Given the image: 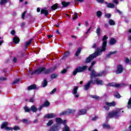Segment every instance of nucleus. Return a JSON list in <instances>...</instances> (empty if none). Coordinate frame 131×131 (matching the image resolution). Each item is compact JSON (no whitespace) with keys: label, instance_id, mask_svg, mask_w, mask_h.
<instances>
[{"label":"nucleus","instance_id":"f257e3e1","mask_svg":"<svg viewBox=\"0 0 131 131\" xmlns=\"http://www.w3.org/2000/svg\"><path fill=\"white\" fill-rule=\"evenodd\" d=\"M56 69H57V67L56 66L49 68L47 69H46V67H39L37 69L32 71L31 73V75H33L34 74H36V75H39L41 74L42 72H44L45 74L48 75V74H50V73L54 72Z\"/></svg>","mask_w":131,"mask_h":131},{"label":"nucleus","instance_id":"f03ea898","mask_svg":"<svg viewBox=\"0 0 131 131\" xmlns=\"http://www.w3.org/2000/svg\"><path fill=\"white\" fill-rule=\"evenodd\" d=\"M121 113V109L117 108L116 110H113L111 112H110L108 114V117L109 118H118L120 117V114Z\"/></svg>","mask_w":131,"mask_h":131},{"label":"nucleus","instance_id":"7ed1b4c3","mask_svg":"<svg viewBox=\"0 0 131 131\" xmlns=\"http://www.w3.org/2000/svg\"><path fill=\"white\" fill-rule=\"evenodd\" d=\"M97 52H94V53L90 54L89 56H88L85 60L84 63L85 64H89V63H91L94 59L97 58V56H98L99 54L102 53V52H99L98 50H96Z\"/></svg>","mask_w":131,"mask_h":131},{"label":"nucleus","instance_id":"20e7f679","mask_svg":"<svg viewBox=\"0 0 131 131\" xmlns=\"http://www.w3.org/2000/svg\"><path fill=\"white\" fill-rule=\"evenodd\" d=\"M107 74L106 71H101L100 73H97L95 70H92L90 74V76L92 78H96V77H102V76H105Z\"/></svg>","mask_w":131,"mask_h":131},{"label":"nucleus","instance_id":"39448f33","mask_svg":"<svg viewBox=\"0 0 131 131\" xmlns=\"http://www.w3.org/2000/svg\"><path fill=\"white\" fill-rule=\"evenodd\" d=\"M108 37L106 35H104L102 39V46L101 49L100 48H97L96 50H98L100 53H103V52H105L106 51V47H107V39Z\"/></svg>","mask_w":131,"mask_h":131},{"label":"nucleus","instance_id":"423d86ee","mask_svg":"<svg viewBox=\"0 0 131 131\" xmlns=\"http://www.w3.org/2000/svg\"><path fill=\"white\" fill-rule=\"evenodd\" d=\"M88 69V66H83V67H78L73 72V75L75 76L77 73H79L80 72H83L85 70H86Z\"/></svg>","mask_w":131,"mask_h":131},{"label":"nucleus","instance_id":"0eeeda50","mask_svg":"<svg viewBox=\"0 0 131 131\" xmlns=\"http://www.w3.org/2000/svg\"><path fill=\"white\" fill-rule=\"evenodd\" d=\"M124 71V68L122 64H118L117 66V70L116 71V74H121Z\"/></svg>","mask_w":131,"mask_h":131},{"label":"nucleus","instance_id":"6e6552de","mask_svg":"<svg viewBox=\"0 0 131 131\" xmlns=\"http://www.w3.org/2000/svg\"><path fill=\"white\" fill-rule=\"evenodd\" d=\"M60 126V124L58 123L54 124L50 127V131H59Z\"/></svg>","mask_w":131,"mask_h":131},{"label":"nucleus","instance_id":"1a4fd4ad","mask_svg":"<svg viewBox=\"0 0 131 131\" xmlns=\"http://www.w3.org/2000/svg\"><path fill=\"white\" fill-rule=\"evenodd\" d=\"M93 79H94V78H92V77L90 76V80L88 81V82L86 84H85L84 86V90L85 91H88V90H89V89H90V86H91V84H93V83L94 82H93Z\"/></svg>","mask_w":131,"mask_h":131},{"label":"nucleus","instance_id":"9d476101","mask_svg":"<svg viewBox=\"0 0 131 131\" xmlns=\"http://www.w3.org/2000/svg\"><path fill=\"white\" fill-rule=\"evenodd\" d=\"M93 84L96 83L97 85H103L104 84V81L102 80L96 78L94 81L93 80Z\"/></svg>","mask_w":131,"mask_h":131},{"label":"nucleus","instance_id":"9b49d317","mask_svg":"<svg viewBox=\"0 0 131 131\" xmlns=\"http://www.w3.org/2000/svg\"><path fill=\"white\" fill-rule=\"evenodd\" d=\"M78 90V86H75L73 90V94L74 95L75 98H79V94L77 93Z\"/></svg>","mask_w":131,"mask_h":131},{"label":"nucleus","instance_id":"f8f14e48","mask_svg":"<svg viewBox=\"0 0 131 131\" xmlns=\"http://www.w3.org/2000/svg\"><path fill=\"white\" fill-rule=\"evenodd\" d=\"M40 14L45 15V17L48 18V15H49V10H47V8L41 9L40 11Z\"/></svg>","mask_w":131,"mask_h":131},{"label":"nucleus","instance_id":"ddd939ff","mask_svg":"<svg viewBox=\"0 0 131 131\" xmlns=\"http://www.w3.org/2000/svg\"><path fill=\"white\" fill-rule=\"evenodd\" d=\"M55 117H56V114L54 113H51L46 115L44 117V118H48L50 119L51 118H55Z\"/></svg>","mask_w":131,"mask_h":131},{"label":"nucleus","instance_id":"4468645a","mask_svg":"<svg viewBox=\"0 0 131 131\" xmlns=\"http://www.w3.org/2000/svg\"><path fill=\"white\" fill-rule=\"evenodd\" d=\"M87 111L85 109L80 110L79 112H78V116H80V115H84V114H86Z\"/></svg>","mask_w":131,"mask_h":131},{"label":"nucleus","instance_id":"2eb2a0df","mask_svg":"<svg viewBox=\"0 0 131 131\" xmlns=\"http://www.w3.org/2000/svg\"><path fill=\"white\" fill-rule=\"evenodd\" d=\"M115 54H117V51L116 50L115 51H111L110 52L107 54H106V57L108 59H110L111 58V55H115Z\"/></svg>","mask_w":131,"mask_h":131},{"label":"nucleus","instance_id":"dca6fc26","mask_svg":"<svg viewBox=\"0 0 131 131\" xmlns=\"http://www.w3.org/2000/svg\"><path fill=\"white\" fill-rule=\"evenodd\" d=\"M105 5H106L107 8H109L110 9H114L115 8V5L113 3H108V2H104Z\"/></svg>","mask_w":131,"mask_h":131},{"label":"nucleus","instance_id":"f3484780","mask_svg":"<svg viewBox=\"0 0 131 131\" xmlns=\"http://www.w3.org/2000/svg\"><path fill=\"white\" fill-rule=\"evenodd\" d=\"M105 104L109 107H115V106H116V102H115V101H113L112 102H105Z\"/></svg>","mask_w":131,"mask_h":131},{"label":"nucleus","instance_id":"a211bd4d","mask_svg":"<svg viewBox=\"0 0 131 131\" xmlns=\"http://www.w3.org/2000/svg\"><path fill=\"white\" fill-rule=\"evenodd\" d=\"M13 41L15 45H18L20 42V38L18 36H15L13 39Z\"/></svg>","mask_w":131,"mask_h":131},{"label":"nucleus","instance_id":"6ab92c4d","mask_svg":"<svg viewBox=\"0 0 131 131\" xmlns=\"http://www.w3.org/2000/svg\"><path fill=\"white\" fill-rule=\"evenodd\" d=\"M37 86L36 84H33L28 86V91H32V90H36Z\"/></svg>","mask_w":131,"mask_h":131},{"label":"nucleus","instance_id":"aec40b11","mask_svg":"<svg viewBox=\"0 0 131 131\" xmlns=\"http://www.w3.org/2000/svg\"><path fill=\"white\" fill-rule=\"evenodd\" d=\"M63 56L62 57V60H65L66 58L69 57L70 56V51H68L63 53Z\"/></svg>","mask_w":131,"mask_h":131},{"label":"nucleus","instance_id":"412c9836","mask_svg":"<svg viewBox=\"0 0 131 131\" xmlns=\"http://www.w3.org/2000/svg\"><path fill=\"white\" fill-rule=\"evenodd\" d=\"M32 40H33V39L31 38L29 39V40L26 42L24 47L25 49H28V46H30L31 45V42H32Z\"/></svg>","mask_w":131,"mask_h":131},{"label":"nucleus","instance_id":"4be33fe9","mask_svg":"<svg viewBox=\"0 0 131 131\" xmlns=\"http://www.w3.org/2000/svg\"><path fill=\"white\" fill-rule=\"evenodd\" d=\"M82 50V48H81V47H79L76 52V53L75 54V57H78V56H79L80 53H81V50Z\"/></svg>","mask_w":131,"mask_h":131},{"label":"nucleus","instance_id":"5701e85b","mask_svg":"<svg viewBox=\"0 0 131 131\" xmlns=\"http://www.w3.org/2000/svg\"><path fill=\"white\" fill-rule=\"evenodd\" d=\"M31 111L33 112V113H35V112H37L38 108L35 106V105H33L30 107Z\"/></svg>","mask_w":131,"mask_h":131},{"label":"nucleus","instance_id":"b1692460","mask_svg":"<svg viewBox=\"0 0 131 131\" xmlns=\"http://www.w3.org/2000/svg\"><path fill=\"white\" fill-rule=\"evenodd\" d=\"M58 8H59V4L56 3L51 6V9L52 11H55V10H57Z\"/></svg>","mask_w":131,"mask_h":131},{"label":"nucleus","instance_id":"393cba45","mask_svg":"<svg viewBox=\"0 0 131 131\" xmlns=\"http://www.w3.org/2000/svg\"><path fill=\"white\" fill-rule=\"evenodd\" d=\"M116 42H117V41H116V39H115V38H111L110 40V45H111V46H113L115 45Z\"/></svg>","mask_w":131,"mask_h":131},{"label":"nucleus","instance_id":"a878e982","mask_svg":"<svg viewBox=\"0 0 131 131\" xmlns=\"http://www.w3.org/2000/svg\"><path fill=\"white\" fill-rule=\"evenodd\" d=\"M61 5L62 6V8H67V7L70 5V2H66L63 1L61 2Z\"/></svg>","mask_w":131,"mask_h":131},{"label":"nucleus","instance_id":"bb28decb","mask_svg":"<svg viewBox=\"0 0 131 131\" xmlns=\"http://www.w3.org/2000/svg\"><path fill=\"white\" fill-rule=\"evenodd\" d=\"M50 101L48 100H46L43 104L42 105L45 107H49L50 106Z\"/></svg>","mask_w":131,"mask_h":131},{"label":"nucleus","instance_id":"cd10ccee","mask_svg":"<svg viewBox=\"0 0 131 131\" xmlns=\"http://www.w3.org/2000/svg\"><path fill=\"white\" fill-rule=\"evenodd\" d=\"M114 96L117 98V99H120V98H121V95H120V94H119V93L117 92H115L114 94Z\"/></svg>","mask_w":131,"mask_h":131},{"label":"nucleus","instance_id":"c85d7f7f","mask_svg":"<svg viewBox=\"0 0 131 131\" xmlns=\"http://www.w3.org/2000/svg\"><path fill=\"white\" fill-rule=\"evenodd\" d=\"M96 32L98 36H100V35H101V28H100V27H98L97 28Z\"/></svg>","mask_w":131,"mask_h":131},{"label":"nucleus","instance_id":"c756f323","mask_svg":"<svg viewBox=\"0 0 131 131\" xmlns=\"http://www.w3.org/2000/svg\"><path fill=\"white\" fill-rule=\"evenodd\" d=\"M8 122H3L1 125V128H5L6 126H8Z\"/></svg>","mask_w":131,"mask_h":131},{"label":"nucleus","instance_id":"7c9ffc66","mask_svg":"<svg viewBox=\"0 0 131 131\" xmlns=\"http://www.w3.org/2000/svg\"><path fill=\"white\" fill-rule=\"evenodd\" d=\"M56 122L57 123H63V120L61 118H56Z\"/></svg>","mask_w":131,"mask_h":131},{"label":"nucleus","instance_id":"2f4dec72","mask_svg":"<svg viewBox=\"0 0 131 131\" xmlns=\"http://www.w3.org/2000/svg\"><path fill=\"white\" fill-rule=\"evenodd\" d=\"M76 111L75 110H71V109H68V115L69 114H73V113H75Z\"/></svg>","mask_w":131,"mask_h":131},{"label":"nucleus","instance_id":"473e14b6","mask_svg":"<svg viewBox=\"0 0 131 131\" xmlns=\"http://www.w3.org/2000/svg\"><path fill=\"white\" fill-rule=\"evenodd\" d=\"M59 76L57 74H52L51 75L50 77L51 79H54V78H57Z\"/></svg>","mask_w":131,"mask_h":131},{"label":"nucleus","instance_id":"72a5a7b5","mask_svg":"<svg viewBox=\"0 0 131 131\" xmlns=\"http://www.w3.org/2000/svg\"><path fill=\"white\" fill-rule=\"evenodd\" d=\"M103 128H106V129H110V128H111V126L108 124H104L103 125Z\"/></svg>","mask_w":131,"mask_h":131},{"label":"nucleus","instance_id":"f704fd0d","mask_svg":"<svg viewBox=\"0 0 131 131\" xmlns=\"http://www.w3.org/2000/svg\"><path fill=\"white\" fill-rule=\"evenodd\" d=\"M90 97L92 99H95V100H99L100 99V97L97 95H91Z\"/></svg>","mask_w":131,"mask_h":131},{"label":"nucleus","instance_id":"c9c22d12","mask_svg":"<svg viewBox=\"0 0 131 131\" xmlns=\"http://www.w3.org/2000/svg\"><path fill=\"white\" fill-rule=\"evenodd\" d=\"M24 110H25V112L30 113V111H31L30 108H29L28 106L27 105H26L24 107Z\"/></svg>","mask_w":131,"mask_h":131},{"label":"nucleus","instance_id":"e433bc0d","mask_svg":"<svg viewBox=\"0 0 131 131\" xmlns=\"http://www.w3.org/2000/svg\"><path fill=\"white\" fill-rule=\"evenodd\" d=\"M96 16L98 17V18H100V17H102V11H98L96 12Z\"/></svg>","mask_w":131,"mask_h":131},{"label":"nucleus","instance_id":"4c0bfd02","mask_svg":"<svg viewBox=\"0 0 131 131\" xmlns=\"http://www.w3.org/2000/svg\"><path fill=\"white\" fill-rule=\"evenodd\" d=\"M48 85V80L46 79H45L43 81V88H46Z\"/></svg>","mask_w":131,"mask_h":131},{"label":"nucleus","instance_id":"58836bf2","mask_svg":"<svg viewBox=\"0 0 131 131\" xmlns=\"http://www.w3.org/2000/svg\"><path fill=\"white\" fill-rule=\"evenodd\" d=\"M108 22L110 25H111V26H113L115 25V21H114V20L113 19H110Z\"/></svg>","mask_w":131,"mask_h":131},{"label":"nucleus","instance_id":"ea45409f","mask_svg":"<svg viewBox=\"0 0 131 131\" xmlns=\"http://www.w3.org/2000/svg\"><path fill=\"white\" fill-rule=\"evenodd\" d=\"M53 123H54V121H53V120H50L47 123V126H52V125L53 124Z\"/></svg>","mask_w":131,"mask_h":131},{"label":"nucleus","instance_id":"a19ab883","mask_svg":"<svg viewBox=\"0 0 131 131\" xmlns=\"http://www.w3.org/2000/svg\"><path fill=\"white\" fill-rule=\"evenodd\" d=\"M128 109H131V97L129 98L128 101V104L127 106Z\"/></svg>","mask_w":131,"mask_h":131},{"label":"nucleus","instance_id":"79ce46f5","mask_svg":"<svg viewBox=\"0 0 131 131\" xmlns=\"http://www.w3.org/2000/svg\"><path fill=\"white\" fill-rule=\"evenodd\" d=\"M63 115H68V112L67 111H63L59 114V116Z\"/></svg>","mask_w":131,"mask_h":131},{"label":"nucleus","instance_id":"37998d69","mask_svg":"<svg viewBox=\"0 0 131 131\" xmlns=\"http://www.w3.org/2000/svg\"><path fill=\"white\" fill-rule=\"evenodd\" d=\"M8 2H7V0H1L0 2V5L1 6H3V5H5V4H7Z\"/></svg>","mask_w":131,"mask_h":131},{"label":"nucleus","instance_id":"c03bdc74","mask_svg":"<svg viewBox=\"0 0 131 131\" xmlns=\"http://www.w3.org/2000/svg\"><path fill=\"white\" fill-rule=\"evenodd\" d=\"M104 16L105 18H107V19L111 18V14L110 13H105L104 14Z\"/></svg>","mask_w":131,"mask_h":131},{"label":"nucleus","instance_id":"a18cd8bd","mask_svg":"<svg viewBox=\"0 0 131 131\" xmlns=\"http://www.w3.org/2000/svg\"><path fill=\"white\" fill-rule=\"evenodd\" d=\"M75 16L72 18L73 20H76L78 18V14L76 12H74Z\"/></svg>","mask_w":131,"mask_h":131},{"label":"nucleus","instance_id":"49530a36","mask_svg":"<svg viewBox=\"0 0 131 131\" xmlns=\"http://www.w3.org/2000/svg\"><path fill=\"white\" fill-rule=\"evenodd\" d=\"M19 81H20V79H16L12 83V85L14 84H16V83H18Z\"/></svg>","mask_w":131,"mask_h":131},{"label":"nucleus","instance_id":"de8ad7c7","mask_svg":"<svg viewBox=\"0 0 131 131\" xmlns=\"http://www.w3.org/2000/svg\"><path fill=\"white\" fill-rule=\"evenodd\" d=\"M57 91V89L54 88L50 93V95H53V94H55L56 92Z\"/></svg>","mask_w":131,"mask_h":131},{"label":"nucleus","instance_id":"09e8293b","mask_svg":"<svg viewBox=\"0 0 131 131\" xmlns=\"http://www.w3.org/2000/svg\"><path fill=\"white\" fill-rule=\"evenodd\" d=\"M83 2H84V0H75L74 1V3H75V4H76V3H83Z\"/></svg>","mask_w":131,"mask_h":131},{"label":"nucleus","instance_id":"8fccbe9b","mask_svg":"<svg viewBox=\"0 0 131 131\" xmlns=\"http://www.w3.org/2000/svg\"><path fill=\"white\" fill-rule=\"evenodd\" d=\"M13 129H14V130H20V127H19L18 126H14Z\"/></svg>","mask_w":131,"mask_h":131},{"label":"nucleus","instance_id":"3c124183","mask_svg":"<svg viewBox=\"0 0 131 131\" xmlns=\"http://www.w3.org/2000/svg\"><path fill=\"white\" fill-rule=\"evenodd\" d=\"M22 122H23V123H29V122H28V120L26 119H24L22 120Z\"/></svg>","mask_w":131,"mask_h":131},{"label":"nucleus","instance_id":"603ef678","mask_svg":"<svg viewBox=\"0 0 131 131\" xmlns=\"http://www.w3.org/2000/svg\"><path fill=\"white\" fill-rule=\"evenodd\" d=\"M115 85V83L114 82L109 83L107 84V86H114Z\"/></svg>","mask_w":131,"mask_h":131},{"label":"nucleus","instance_id":"864d4df0","mask_svg":"<svg viewBox=\"0 0 131 131\" xmlns=\"http://www.w3.org/2000/svg\"><path fill=\"white\" fill-rule=\"evenodd\" d=\"M66 72H67V69H63V70L61 71V74H65V73H66Z\"/></svg>","mask_w":131,"mask_h":131},{"label":"nucleus","instance_id":"5fc2aeb1","mask_svg":"<svg viewBox=\"0 0 131 131\" xmlns=\"http://www.w3.org/2000/svg\"><path fill=\"white\" fill-rule=\"evenodd\" d=\"M103 107L105 109V110H106L107 111H108V110H110V107L108 105L107 106L105 105L103 106Z\"/></svg>","mask_w":131,"mask_h":131},{"label":"nucleus","instance_id":"6e6d98bb","mask_svg":"<svg viewBox=\"0 0 131 131\" xmlns=\"http://www.w3.org/2000/svg\"><path fill=\"white\" fill-rule=\"evenodd\" d=\"M125 63H126V64H128V63H129V62H130V60H129V59L128 58H126V59L125 60Z\"/></svg>","mask_w":131,"mask_h":131},{"label":"nucleus","instance_id":"4d7b16f0","mask_svg":"<svg viewBox=\"0 0 131 131\" xmlns=\"http://www.w3.org/2000/svg\"><path fill=\"white\" fill-rule=\"evenodd\" d=\"M5 128L6 130H11V129H13V128L11 127H8V126H6Z\"/></svg>","mask_w":131,"mask_h":131},{"label":"nucleus","instance_id":"13d9d810","mask_svg":"<svg viewBox=\"0 0 131 131\" xmlns=\"http://www.w3.org/2000/svg\"><path fill=\"white\" fill-rule=\"evenodd\" d=\"M25 14H26V11H25L21 15V18L22 19H25Z\"/></svg>","mask_w":131,"mask_h":131},{"label":"nucleus","instance_id":"bf43d9fd","mask_svg":"<svg viewBox=\"0 0 131 131\" xmlns=\"http://www.w3.org/2000/svg\"><path fill=\"white\" fill-rule=\"evenodd\" d=\"M29 102L30 103H34V98H31L29 100Z\"/></svg>","mask_w":131,"mask_h":131},{"label":"nucleus","instance_id":"052dcab7","mask_svg":"<svg viewBox=\"0 0 131 131\" xmlns=\"http://www.w3.org/2000/svg\"><path fill=\"white\" fill-rule=\"evenodd\" d=\"M7 80V78L6 77H0V80L4 81Z\"/></svg>","mask_w":131,"mask_h":131},{"label":"nucleus","instance_id":"680f3d73","mask_svg":"<svg viewBox=\"0 0 131 131\" xmlns=\"http://www.w3.org/2000/svg\"><path fill=\"white\" fill-rule=\"evenodd\" d=\"M11 34H12V35H14L15 34H16V31L13 30L11 31Z\"/></svg>","mask_w":131,"mask_h":131},{"label":"nucleus","instance_id":"e2e57ef3","mask_svg":"<svg viewBox=\"0 0 131 131\" xmlns=\"http://www.w3.org/2000/svg\"><path fill=\"white\" fill-rule=\"evenodd\" d=\"M96 63H97V61H92L90 66H92L93 67L94 66V65H95V64H96Z\"/></svg>","mask_w":131,"mask_h":131},{"label":"nucleus","instance_id":"0e129e2a","mask_svg":"<svg viewBox=\"0 0 131 131\" xmlns=\"http://www.w3.org/2000/svg\"><path fill=\"white\" fill-rule=\"evenodd\" d=\"M96 1L99 3V4H103L104 3V0H96Z\"/></svg>","mask_w":131,"mask_h":131},{"label":"nucleus","instance_id":"69168bd1","mask_svg":"<svg viewBox=\"0 0 131 131\" xmlns=\"http://www.w3.org/2000/svg\"><path fill=\"white\" fill-rule=\"evenodd\" d=\"M42 108H45V107L43 106V105L42 104L41 105H40L39 108H38V110H39L40 111V110H41V109H42Z\"/></svg>","mask_w":131,"mask_h":131},{"label":"nucleus","instance_id":"338daca9","mask_svg":"<svg viewBox=\"0 0 131 131\" xmlns=\"http://www.w3.org/2000/svg\"><path fill=\"white\" fill-rule=\"evenodd\" d=\"M67 122V120H63V121H62V123L64 126L67 125V124H66Z\"/></svg>","mask_w":131,"mask_h":131},{"label":"nucleus","instance_id":"774afa93","mask_svg":"<svg viewBox=\"0 0 131 131\" xmlns=\"http://www.w3.org/2000/svg\"><path fill=\"white\" fill-rule=\"evenodd\" d=\"M13 61L14 62V63H16L17 62V58L14 57L13 59Z\"/></svg>","mask_w":131,"mask_h":131}]
</instances>
